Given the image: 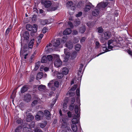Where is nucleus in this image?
Segmentation results:
<instances>
[{
  "instance_id": "nucleus-1",
  "label": "nucleus",
  "mask_w": 132,
  "mask_h": 132,
  "mask_svg": "<svg viewBox=\"0 0 132 132\" xmlns=\"http://www.w3.org/2000/svg\"><path fill=\"white\" fill-rule=\"evenodd\" d=\"M76 93L77 97L76 98V101L77 103L79 104V106L76 105L75 107V114L73 116V118L72 119V124L76 125L78 124L79 125L78 127V131L80 130L81 128L80 126L79 122V119L80 116V93L79 87L77 88L76 90Z\"/></svg>"
},
{
  "instance_id": "nucleus-2",
  "label": "nucleus",
  "mask_w": 132,
  "mask_h": 132,
  "mask_svg": "<svg viewBox=\"0 0 132 132\" xmlns=\"http://www.w3.org/2000/svg\"><path fill=\"white\" fill-rule=\"evenodd\" d=\"M108 4V2H101L97 4L96 8L92 12V15L94 16H96L99 14L100 11L101 10H104L107 5Z\"/></svg>"
},
{
  "instance_id": "nucleus-3",
  "label": "nucleus",
  "mask_w": 132,
  "mask_h": 132,
  "mask_svg": "<svg viewBox=\"0 0 132 132\" xmlns=\"http://www.w3.org/2000/svg\"><path fill=\"white\" fill-rule=\"evenodd\" d=\"M117 40L111 39L108 42V47L111 50L118 49L119 47L121 46L120 43L118 42Z\"/></svg>"
},
{
  "instance_id": "nucleus-4",
  "label": "nucleus",
  "mask_w": 132,
  "mask_h": 132,
  "mask_svg": "<svg viewBox=\"0 0 132 132\" xmlns=\"http://www.w3.org/2000/svg\"><path fill=\"white\" fill-rule=\"evenodd\" d=\"M53 59H55L54 62L55 66L57 68L60 67L62 64V62L60 59L59 55L54 54L53 55Z\"/></svg>"
},
{
  "instance_id": "nucleus-5",
  "label": "nucleus",
  "mask_w": 132,
  "mask_h": 132,
  "mask_svg": "<svg viewBox=\"0 0 132 132\" xmlns=\"http://www.w3.org/2000/svg\"><path fill=\"white\" fill-rule=\"evenodd\" d=\"M67 120L66 118H62V121L63 123H62V127L63 128H65L68 131L70 132L71 131L70 127H68L69 124L67 122Z\"/></svg>"
},
{
  "instance_id": "nucleus-6",
  "label": "nucleus",
  "mask_w": 132,
  "mask_h": 132,
  "mask_svg": "<svg viewBox=\"0 0 132 132\" xmlns=\"http://www.w3.org/2000/svg\"><path fill=\"white\" fill-rule=\"evenodd\" d=\"M53 84L52 82H50L48 84V86L50 88H51V89L53 90H55V87L57 88L59 87V83L57 81H55L54 83V85L55 87L53 86Z\"/></svg>"
},
{
  "instance_id": "nucleus-7",
  "label": "nucleus",
  "mask_w": 132,
  "mask_h": 132,
  "mask_svg": "<svg viewBox=\"0 0 132 132\" xmlns=\"http://www.w3.org/2000/svg\"><path fill=\"white\" fill-rule=\"evenodd\" d=\"M41 0L42 4L45 7L50 8L52 4L51 1L48 0Z\"/></svg>"
},
{
  "instance_id": "nucleus-8",
  "label": "nucleus",
  "mask_w": 132,
  "mask_h": 132,
  "mask_svg": "<svg viewBox=\"0 0 132 132\" xmlns=\"http://www.w3.org/2000/svg\"><path fill=\"white\" fill-rule=\"evenodd\" d=\"M44 115V113L41 111L38 112L35 116L36 119L38 121L43 119Z\"/></svg>"
},
{
  "instance_id": "nucleus-9",
  "label": "nucleus",
  "mask_w": 132,
  "mask_h": 132,
  "mask_svg": "<svg viewBox=\"0 0 132 132\" xmlns=\"http://www.w3.org/2000/svg\"><path fill=\"white\" fill-rule=\"evenodd\" d=\"M59 6V4L57 3H54L51 6L49 9H48L47 11H55L57 9Z\"/></svg>"
},
{
  "instance_id": "nucleus-10",
  "label": "nucleus",
  "mask_w": 132,
  "mask_h": 132,
  "mask_svg": "<svg viewBox=\"0 0 132 132\" xmlns=\"http://www.w3.org/2000/svg\"><path fill=\"white\" fill-rule=\"evenodd\" d=\"M64 53L65 56L64 57V61L65 62H67L70 57V53L68 52V49L67 48L64 49Z\"/></svg>"
},
{
  "instance_id": "nucleus-11",
  "label": "nucleus",
  "mask_w": 132,
  "mask_h": 132,
  "mask_svg": "<svg viewBox=\"0 0 132 132\" xmlns=\"http://www.w3.org/2000/svg\"><path fill=\"white\" fill-rule=\"evenodd\" d=\"M27 118L26 120L27 122H30L34 118L33 116L29 113L28 111L26 112Z\"/></svg>"
},
{
  "instance_id": "nucleus-12",
  "label": "nucleus",
  "mask_w": 132,
  "mask_h": 132,
  "mask_svg": "<svg viewBox=\"0 0 132 132\" xmlns=\"http://www.w3.org/2000/svg\"><path fill=\"white\" fill-rule=\"evenodd\" d=\"M61 40V39L57 38L55 41H52L51 42L53 46L57 47L59 46L60 44Z\"/></svg>"
},
{
  "instance_id": "nucleus-13",
  "label": "nucleus",
  "mask_w": 132,
  "mask_h": 132,
  "mask_svg": "<svg viewBox=\"0 0 132 132\" xmlns=\"http://www.w3.org/2000/svg\"><path fill=\"white\" fill-rule=\"evenodd\" d=\"M102 49L103 52L102 53H100V54H97L96 56H98L100 55H101L105 52L110 51H111L110 49L107 48V46L105 45H103V46H102Z\"/></svg>"
},
{
  "instance_id": "nucleus-14",
  "label": "nucleus",
  "mask_w": 132,
  "mask_h": 132,
  "mask_svg": "<svg viewBox=\"0 0 132 132\" xmlns=\"http://www.w3.org/2000/svg\"><path fill=\"white\" fill-rule=\"evenodd\" d=\"M21 37H23L24 40H28L29 37V34L28 32L26 31L22 35H21Z\"/></svg>"
},
{
  "instance_id": "nucleus-15",
  "label": "nucleus",
  "mask_w": 132,
  "mask_h": 132,
  "mask_svg": "<svg viewBox=\"0 0 132 132\" xmlns=\"http://www.w3.org/2000/svg\"><path fill=\"white\" fill-rule=\"evenodd\" d=\"M78 126H79V125L78 124H77V125L75 124L71 125V128L73 131L76 132L77 131V132H81V129L80 130H79L78 131Z\"/></svg>"
},
{
  "instance_id": "nucleus-16",
  "label": "nucleus",
  "mask_w": 132,
  "mask_h": 132,
  "mask_svg": "<svg viewBox=\"0 0 132 132\" xmlns=\"http://www.w3.org/2000/svg\"><path fill=\"white\" fill-rule=\"evenodd\" d=\"M83 64L82 63L80 64L79 69L78 72V75L79 76V77L81 78L83 72H82V70L83 68Z\"/></svg>"
},
{
  "instance_id": "nucleus-17",
  "label": "nucleus",
  "mask_w": 132,
  "mask_h": 132,
  "mask_svg": "<svg viewBox=\"0 0 132 132\" xmlns=\"http://www.w3.org/2000/svg\"><path fill=\"white\" fill-rule=\"evenodd\" d=\"M94 7V6L92 3L89 2L88 4L86 5L85 8L84 9V10L85 12H87L90 10L91 7Z\"/></svg>"
},
{
  "instance_id": "nucleus-18",
  "label": "nucleus",
  "mask_w": 132,
  "mask_h": 132,
  "mask_svg": "<svg viewBox=\"0 0 132 132\" xmlns=\"http://www.w3.org/2000/svg\"><path fill=\"white\" fill-rule=\"evenodd\" d=\"M21 51L20 52V55H24V59H26V56L28 55V54L26 53V54H24V53H25V51L24 50H23V45L22 44V42H21Z\"/></svg>"
},
{
  "instance_id": "nucleus-19",
  "label": "nucleus",
  "mask_w": 132,
  "mask_h": 132,
  "mask_svg": "<svg viewBox=\"0 0 132 132\" xmlns=\"http://www.w3.org/2000/svg\"><path fill=\"white\" fill-rule=\"evenodd\" d=\"M46 87L45 85H41L38 87V90L41 93L44 92L46 89Z\"/></svg>"
},
{
  "instance_id": "nucleus-20",
  "label": "nucleus",
  "mask_w": 132,
  "mask_h": 132,
  "mask_svg": "<svg viewBox=\"0 0 132 132\" xmlns=\"http://www.w3.org/2000/svg\"><path fill=\"white\" fill-rule=\"evenodd\" d=\"M104 37L106 39H109L111 36V32L109 31H107L104 33Z\"/></svg>"
},
{
  "instance_id": "nucleus-21",
  "label": "nucleus",
  "mask_w": 132,
  "mask_h": 132,
  "mask_svg": "<svg viewBox=\"0 0 132 132\" xmlns=\"http://www.w3.org/2000/svg\"><path fill=\"white\" fill-rule=\"evenodd\" d=\"M31 95L28 94H26L24 97V100L27 102H30L31 100Z\"/></svg>"
},
{
  "instance_id": "nucleus-22",
  "label": "nucleus",
  "mask_w": 132,
  "mask_h": 132,
  "mask_svg": "<svg viewBox=\"0 0 132 132\" xmlns=\"http://www.w3.org/2000/svg\"><path fill=\"white\" fill-rule=\"evenodd\" d=\"M65 45L66 47L70 49H71L73 47V44L71 41L66 43Z\"/></svg>"
},
{
  "instance_id": "nucleus-23",
  "label": "nucleus",
  "mask_w": 132,
  "mask_h": 132,
  "mask_svg": "<svg viewBox=\"0 0 132 132\" xmlns=\"http://www.w3.org/2000/svg\"><path fill=\"white\" fill-rule=\"evenodd\" d=\"M68 101V98L66 97L64 101V102L63 104V108L64 109H66L67 106V104Z\"/></svg>"
},
{
  "instance_id": "nucleus-24",
  "label": "nucleus",
  "mask_w": 132,
  "mask_h": 132,
  "mask_svg": "<svg viewBox=\"0 0 132 132\" xmlns=\"http://www.w3.org/2000/svg\"><path fill=\"white\" fill-rule=\"evenodd\" d=\"M71 32V30L70 28H67L63 31L64 35H67L70 34Z\"/></svg>"
},
{
  "instance_id": "nucleus-25",
  "label": "nucleus",
  "mask_w": 132,
  "mask_h": 132,
  "mask_svg": "<svg viewBox=\"0 0 132 132\" xmlns=\"http://www.w3.org/2000/svg\"><path fill=\"white\" fill-rule=\"evenodd\" d=\"M55 73L56 75L57 78L59 79L62 78L63 76V74L61 73L56 71L55 72Z\"/></svg>"
},
{
  "instance_id": "nucleus-26",
  "label": "nucleus",
  "mask_w": 132,
  "mask_h": 132,
  "mask_svg": "<svg viewBox=\"0 0 132 132\" xmlns=\"http://www.w3.org/2000/svg\"><path fill=\"white\" fill-rule=\"evenodd\" d=\"M62 72L63 74L65 75H66L68 74L69 70L67 68L64 67L63 68Z\"/></svg>"
},
{
  "instance_id": "nucleus-27",
  "label": "nucleus",
  "mask_w": 132,
  "mask_h": 132,
  "mask_svg": "<svg viewBox=\"0 0 132 132\" xmlns=\"http://www.w3.org/2000/svg\"><path fill=\"white\" fill-rule=\"evenodd\" d=\"M34 42V39H31L28 44V47L30 48H32L33 46Z\"/></svg>"
},
{
  "instance_id": "nucleus-28",
  "label": "nucleus",
  "mask_w": 132,
  "mask_h": 132,
  "mask_svg": "<svg viewBox=\"0 0 132 132\" xmlns=\"http://www.w3.org/2000/svg\"><path fill=\"white\" fill-rule=\"evenodd\" d=\"M26 29L29 31H31L33 30L32 26L29 24H27L26 26Z\"/></svg>"
},
{
  "instance_id": "nucleus-29",
  "label": "nucleus",
  "mask_w": 132,
  "mask_h": 132,
  "mask_svg": "<svg viewBox=\"0 0 132 132\" xmlns=\"http://www.w3.org/2000/svg\"><path fill=\"white\" fill-rule=\"evenodd\" d=\"M81 45L79 44H77L75 46V49L76 51H79L81 48Z\"/></svg>"
},
{
  "instance_id": "nucleus-30",
  "label": "nucleus",
  "mask_w": 132,
  "mask_h": 132,
  "mask_svg": "<svg viewBox=\"0 0 132 132\" xmlns=\"http://www.w3.org/2000/svg\"><path fill=\"white\" fill-rule=\"evenodd\" d=\"M43 73L42 72H39L38 73L36 79L38 80L40 79L43 76Z\"/></svg>"
},
{
  "instance_id": "nucleus-31",
  "label": "nucleus",
  "mask_w": 132,
  "mask_h": 132,
  "mask_svg": "<svg viewBox=\"0 0 132 132\" xmlns=\"http://www.w3.org/2000/svg\"><path fill=\"white\" fill-rule=\"evenodd\" d=\"M85 2L84 1H81L78 4L77 6L78 8H80L84 6Z\"/></svg>"
},
{
  "instance_id": "nucleus-32",
  "label": "nucleus",
  "mask_w": 132,
  "mask_h": 132,
  "mask_svg": "<svg viewBox=\"0 0 132 132\" xmlns=\"http://www.w3.org/2000/svg\"><path fill=\"white\" fill-rule=\"evenodd\" d=\"M86 30V28L85 26H83L80 27L79 29V32L81 33H83L85 32Z\"/></svg>"
},
{
  "instance_id": "nucleus-33",
  "label": "nucleus",
  "mask_w": 132,
  "mask_h": 132,
  "mask_svg": "<svg viewBox=\"0 0 132 132\" xmlns=\"http://www.w3.org/2000/svg\"><path fill=\"white\" fill-rule=\"evenodd\" d=\"M44 114L45 116L46 117L47 119V118H49L50 116V112L47 110H45L44 111Z\"/></svg>"
},
{
  "instance_id": "nucleus-34",
  "label": "nucleus",
  "mask_w": 132,
  "mask_h": 132,
  "mask_svg": "<svg viewBox=\"0 0 132 132\" xmlns=\"http://www.w3.org/2000/svg\"><path fill=\"white\" fill-rule=\"evenodd\" d=\"M28 90V88L26 85L23 86L21 90V92L22 93H24L26 91Z\"/></svg>"
},
{
  "instance_id": "nucleus-35",
  "label": "nucleus",
  "mask_w": 132,
  "mask_h": 132,
  "mask_svg": "<svg viewBox=\"0 0 132 132\" xmlns=\"http://www.w3.org/2000/svg\"><path fill=\"white\" fill-rule=\"evenodd\" d=\"M40 62H38L36 63L34 70L35 71L37 70L38 68L40 65Z\"/></svg>"
},
{
  "instance_id": "nucleus-36",
  "label": "nucleus",
  "mask_w": 132,
  "mask_h": 132,
  "mask_svg": "<svg viewBox=\"0 0 132 132\" xmlns=\"http://www.w3.org/2000/svg\"><path fill=\"white\" fill-rule=\"evenodd\" d=\"M47 59L45 56H43L42 58L41 62L42 63H45L47 61Z\"/></svg>"
},
{
  "instance_id": "nucleus-37",
  "label": "nucleus",
  "mask_w": 132,
  "mask_h": 132,
  "mask_svg": "<svg viewBox=\"0 0 132 132\" xmlns=\"http://www.w3.org/2000/svg\"><path fill=\"white\" fill-rule=\"evenodd\" d=\"M40 22L41 24L43 25H45L47 23V20L46 19L40 20Z\"/></svg>"
},
{
  "instance_id": "nucleus-38",
  "label": "nucleus",
  "mask_w": 132,
  "mask_h": 132,
  "mask_svg": "<svg viewBox=\"0 0 132 132\" xmlns=\"http://www.w3.org/2000/svg\"><path fill=\"white\" fill-rule=\"evenodd\" d=\"M23 130L24 132H32L31 131V129L30 128L27 127H24Z\"/></svg>"
},
{
  "instance_id": "nucleus-39",
  "label": "nucleus",
  "mask_w": 132,
  "mask_h": 132,
  "mask_svg": "<svg viewBox=\"0 0 132 132\" xmlns=\"http://www.w3.org/2000/svg\"><path fill=\"white\" fill-rule=\"evenodd\" d=\"M67 35L64 36H63L61 40V43H64L67 40Z\"/></svg>"
},
{
  "instance_id": "nucleus-40",
  "label": "nucleus",
  "mask_w": 132,
  "mask_h": 132,
  "mask_svg": "<svg viewBox=\"0 0 132 132\" xmlns=\"http://www.w3.org/2000/svg\"><path fill=\"white\" fill-rule=\"evenodd\" d=\"M77 54V52L76 51H74L71 54V56L73 59H74L76 57Z\"/></svg>"
},
{
  "instance_id": "nucleus-41",
  "label": "nucleus",
  "mask_w": 132,
  "mask_h": 132,
  "mask_svg": "<svg viewBox=\"0 0 132 132\" xmlns=\"http://www.w3.org/2000/svg\"><path fill=\"white\" fill-rule=\"evenodd\" d=\"M47 124V122L46 121H44L43 123H40V126L41 128H43Z\"/></svg>"
},
{
  "instance_id": "nucleus-42",
  "label": "nucleus",
  "mask_w": 132,
  "mask_h": 132,
  "mask_svg": "<svg viewBox=\"0 0 132 132\" xmlns=\"http://www.w3.org/2000/svg\"><path fill=\"white\" fill-rule=\"evenodd\" d=\"M54 54H52V55H49L47 56V58L49 61H52V60L53 58V55Z\"/></svg>"
},
{
  "instance_id": "nucleus-43",
  "label": "nucleus",
  "mask_w": 132,
  "mask_h": 132,
  "mask_svg": "<svg viewBox=\"0 0 132 132\" xmlns=\"http://www.w3.org/2000/svg\"><path fill=\"white\" fill-rule=\"evenodd\" d=\"M73 5V3L71 1H69L67 3V6L68 7H71Z\"/></svg>"
},
{
  "instance_id": "nucleus-44",
  "label": "nucleus",
  "mask_w": 132,
  "mask_h": 132,
  "mask_svg": "<svg viewBox=\"0 0 132 132\" xmlns=\"http://www.w3.org/2000/svg\"><path fill=\"white\" fill-rule=\"evenodd\" d=\"M44 36V35L43 34H40L39 36L38 37H37V38L38 39V42H39L40 41L41 39H42L43 37Z\"/></svg>"
},
{
  "instance_id": "nucleus-45",
  "label": "nucleus",
  "mask_w": 132,
  "mask_h": 132,
  "mask_svg": "<svg viewBox=\"0 0 132 132\" xmlns=\"http://www.w3.org/2000/svg\"><path fill=\"white\" fill-rule=\"evenodd\" d=\"M57 100L55 99L54 98L52 100V102L51 104V106H50V108H52V107L54 105L55 103L56 102Z\"/></svg>"
},
{
  "instance_id": "nucleus-46",
  "label": "nucleus",
  "mask_w": 132,
  "mask_h": 132,
  "mask_svg": "<svg viewBox=\"0 0 132 132\" xmlns=\"http://www.w3.org/2000/svg\"><path fill=\"white\" fill-rule=\"evenodd\" d=\"M37 99V100H35L34 101L32 102L31 105L32 106H35L37 104L38 101H39L38 99Z\"/></svg>"
},
{
  "instance_id": "nucleus-47",
  "label": "nucleus",
  "mask_w": 132,
  "mask_h": 132,
  "mask_svg": "<svg viewBox=\"0 0 132 132\" xmlns=\"http://www.w3.org/2000/svg\"><path fill=\"white\" fill-rule=\"evenodd\" d=\"M21 130L22 127L20 126H19L15 129V132H20Z\"/></svg>"
},
{
  "instance_id": "nucleus-48",
  "label": "nucleus",
  "mask_w": 132,
  "mask_h": 132,
  "mask_svg": "<svg viewBox=\"0 0 132 132\" xmlns=\"http://www.w3.org/2000/svg\"><path fill=\"white\" fill-rule=\"evenodd\" d=\"M32 26V29L34 28V32H36L37 30V26L36 24H34Z\"/></svg>"
},
{
  "instance_id": "nucleus-49",
  "label": "nucleus",
  "mask_w": 132,
  "mask_h": 132,
  "mask_svg": "<svg viewBox=\"0 0 132 132\" xmlns=\"http://www.w3.org/2000/svg\"><path fill=\"white\" fill-rule=\"evenodd\" d=\"M9 27L10 28H8L6 30L5 32V34H6L7 35L9 33L10 31V30L12 28V27L10 25Z\"/></svg>"
},
{
  "instance_id": "nucleus-50",
  "label": "nucleus",
  "mask_w": 132,
  "mask_h": 132,
  "mask_svg": "<svg viewBox=\"0 0 132 132\" xmlns=\"http://www.w3.org/2000/svg\"><path fill=\"white\" fill-rule=\"evenodd\" d=\"M95 48H98L100 46V43L98 41H96L95 43Z\"/></svg>"
},
{
  "instance_id": "nucleus-51",
  "label": "nucleus",
  "mask_w": 132,
  "mask_h": 132,
  "mask_svg": "<svg viewBox=\"0 0 132 132\" xmlns=\"http://www.w3.org/2000/svg\"><path fill=\"white\" fill-rule=\"evenodd\" d=\"M16 92L15 91H14L12 93L11 96V98L13 99L15 98V96Z\"/></svg>"
},
{
  "instance_id": "nucleus-52",
  "label": "nucleus",
  "mask_w": 132,
  "mask_h": 132,
  "mask_svg": "<svg viewBox=\"0 0 132 132\" xmlns=\"http://www.w3.org/2000/svg\"><path fill=\"white\" fill-rule=\"evenodd\" d=\"M97 29L98 30V32L99 33H101L103 31V29L102 27H98L97 28Z\"/></svg>"
},
{
  "instance_id": "nucleus-53",
  "label": "nucleus",
  "mask_w": 132,
  "mask_h": 132,
  "mask_svg": "<svg viewBox=\"0 0 132 132\" xmlns=\"http://www.w3.org/2000/svg\"><path fill=\"white\" fill-rule=\"evenodd\" d=\"M86 39V38L85 37H82L80 40V43L81 44L84 42Z\"/></svg>"
},
{
  "instance_id": "nucleus-54",
  "label": "nucleus",
  "mask_w": 132,
  "mask_h": 132,
  "mask_svg": "<svg viewBox=\"0 0 132 132\" xmlns=\"http://www.w3.org/2000/svg\"><path fill=\"white\" fill-rule=\"evenodd\" d=\"M68 25L69 27H70L71 28H73V26L72 23L70 21H69L68 22Z\"/></svg>"
},
{
  "instance_id": "nucleus-55",
  "label": "nucleus",
  "mask_w": 132,
  "mask_h": 132,
  "mask_svg": "<svg viewBox=\"0 0 132 132\" xmlns=\"http://www.w3.org/2000/svg\"><path fill=\"white\" fill-rule=\"evenodd\" d=\"M106 40L105 39V37H101L100 39V42L102 43H104L105 41V40Z\"/></svg>"
},
{
  "instance_id": "nucleus-56",
  "label": "nucleus",
  "mask_w": 132,
  "mask_h": 132,
  "mask_svg": "<svg viewBox=\"0 0 132 132\" xmlns=\"http://www.w3.org/2000/svg\"><path fill=\"white\" fill-rule=\"evenodd\" d=\"M77 85H75L70 89L71 91H73L75 90L77 87Z\"/></svg>"
},
{
  "instance_id": "nucleus-57",
  "label": "nucleus",
  "mask_w": 132,
  "mask_h": 132,
  "mask_svg": "<svg viewBox=\"0 0 132 132\" xmlns=\"http://www.w3.org/2000/svg\"><path fill=\"white\" fill-rule=\"evenodd\" d=\"M34 131L35 132H43L41 129H39L38 128H35Z\"/></svg>"
},
{
  "instance_id": "nucleus-58",
  "label": "nucleus",
  "mask_w": 132,
  "mask_h": 132,
  "mask_svg": "<svg viewBox=\"0 0 132 132\" xmlns=\"http://www.w3.org/2000/svg\"><path fill=\"white\" fill-rule=\"evenodd\" d=\"M79 41V39L77 37L74 38L73 39V43H77Z\"/></svg>"
},
{
  "instance_id": "nucleus-59",
  "label": "nucleus",
  "mask_w": 132,
  "mask_h": 132,
  "mask_svg": "<svg viewBox=\"0 0 132 132\" xmlns=\"http://www.w3.org/2000/svg\"><path fill=\"white\" fill-rule=\"evenodd\" d=\"M36 15H34L32 17V21L34 22H35L36 20Z\"/></svg>"
},
{
  "instance_id": "nucleus-60",
  "label": "nucleus",
  "mask_w": 132,
  "mask_h": 132,
  "mask_svg": "<svg viewBox=\"0 0 132 132\" xmlns=\"http://www.w3.org/2000/svg\"><path fill=\"white\" fill-rule=\"evenodd\" d=\"M74 105L70 104L69 107V109L71 110H72L74 108Z\"/></svg>"
},
{
  "instance_id": "nucleus-61",
  "label": "nucleus",
  "mask_w": 132,
  "mask_h": 132,
  "mask_svg": "<svg viewBox=\"0 0 132 132\" xmlns=\"http://www.w3.org/2000/svg\"><path fill=\"white\" fill-rule=\"evenodd\" d=\"M47 30V27H44L42 30V32L44 34L45 33Z\"/></svg>"
},
{
  "instance_id": "nucleus-62",
  "label": "nucleus",
  "mask_w": 132,
  "mask_h": 132,
  "mask_svg": "<svg viewBox=\"0 0 132 132\" xmlns=\"http://www.w3.org/2000/svg\"><path fill=\"white\" fill-rule=\"evenodd\" d=\"M86 24L87 26L90 27H91V26H92L93 25L92 23L90 22H88Z\"/></svg>"
},
{
  "instance_id": "nucleus-63",
  "label": "nucleus",
  "mask_w": 132,
  "mask_h": 132,
  "mask_svg": "<svg viewBox=\"0 0 132 132\" xmlns=\"http://www.w3.org/2000/svg\"><path fill=\"white\" fill-rule=\"evenodd\" d=\"M75 25L76 26H78L80 24V22L79 21H75Z\"/></svg>"
},
{
  "instance_id": "nucleus-64",
  "label": "nucleus",
  "mask_w": 132,
  "mask_h": 132,
  "mask_svg": "<svg viewBox=\"0 0 132 132\" xmlns=\"http://www.w3.org/2000/svg\"><path fill=\"white\" fill-rule=\"evenodd\" d=\"M82 14V13L81 12H80L76 14V16L77 17H79L81 16Z\"/></svg>"
}]
</instances>
